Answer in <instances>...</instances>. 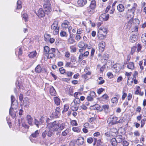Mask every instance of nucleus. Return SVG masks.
Segmentation results:
<instances>
[{
  "instance_id": "nucleus-2",
  "label": "nucleus",
  "mask_w": 146,
  "mask_h": 146,
  "mask_svg": "<svg viewBox=\"0 0 146 146\" xmlns=\"http://www.w3.org/2000/svg\"><path fill=\"white\" fill-rule=\"evenodd\" d=\"M60 124L56 121L52 123H48L47 125L48 128L51 129V130L53 131H57L59 128Z\"/></svg>"
},
{
  "instance_id": "nucleus-37",
  "label": "nucleus",
  "mask_w": 146,
  "mask_h": 146,
  "mask_svg": "<svg viewBox=\"0 0 146 146\" xmlns=\"http://www.w3.org/2000/svg\"><path fill=\"white\" fill-rule=\"evenodd\" d=\"M70 130L68 129H67L63 131L62 133V135L63 136H66L69 132Z\"/></svg>"
},
{
  "instance_id": "nucleus-38",
  "label": "nucleus",
  "mask_w": 146,
  "mask_h": 146,
  "mask_svg": "<svg viewBox=\"0 0 146 146\" xmlns=\"http://www.w3.org/2000/svg\"><path fill=\"white\" fill-rule=\"evenodd\" d=\"M98 80L99 81H98V84L99 85H101L105 82V80H103L102 78L101 77H100L98 78Z\"/></svg>"
},
{
  "instance_id": "nucleus-10",
  "label": "nucleus",
  "mask_w": 146,
  "mask_h": 146,
  "mask_svg": "<svg viewBox=\"0 0 146 146\" xmlns=\"http://www.w3.org/2000/svg\"><path fill=\"white\" fill-rule=\"evenodd\" d=\"M106 46L105 43L104 42H102L98 44L99 50L100 52H102L104 50Z\"/></svg>"
},
{
  "instance_id": "nucleus-41",
  "label": "nucleus",
  "mask_w": 146,
  "mask_h": 146,
  "mask_svg": "<svg viewBox=\"0 0 146 146\" xmlns=\"http://www.w3.org/2000/svg\"><path fill=\"white\" fill-rule=\"evenodd\" d=\"M60 36L62 37H67L68 34L64 31H62L60 33Z\"/></svg>"
},
{
  "instance_id": "nucleus-47",
  "label": "nucleus",
  "mask_w": 146,
  "mask_h": 146,
  "mask_svg": "<svg viewBox=\"0 0 146 146\" xmlns=\"http://www.w3.org/2000/svg\"><path fill=\"white\" fill-rule=\"evenodd\" d=\"M113 120L112 123L114 124H116L118 123V121H117V118L116 117H113L112 118Z\"/></svg>"
},
{
  "instance_id": "nucleus-58",
  "label": "nucleus",
  "mask_w": 146,
  "mask_h": 146,
  "mask_svg": "<svg viewBox=\"0 0 146 146\" xmlns=\"http://www.w3.org/2000/svg\"><path fill=\"white\" fill-rule=\"evenodd\" d=\"M71 124L74 126H76L77 125V123L75 120H73L71 122Z\"/></svg>"
},
{
  "instance_id": "nucleus-45",
  "label": "nucleus",
  "mask_w": 146,
  "mask_h": 146,
  "mask_svg": "<svg viewBox=\"0 0 146 146\" xmlns=\"http://www.w3.org/2000/svg\"><path fill=\"white\" fill-rule=\"evenodd\" d=\"M146 121V119L145 118L142 119L141 121V127H143L144 126L145 123Z\"/></svg>"
},
{
  "instance_id": "nucleus-54",
  "label": "nucleus",
  "mask_w": 146,
  "mask_h": 146,
  "mask_svg": "<svg viewBox=\"0 0 146 146\" xmlns=\"http://www.w3.org/2000/svg\"><path fill=\"white\" fill-rule=\"evenodd\" d=\"M126 25L128 28H130L131 26L132 23L130 21H128L126 23Z\"/></svg>"
},
{
  "instance_id": "nucleus-16",
  "label": "nucleus",
  "mask_w": 146,
  "mask_h": 146,
  "mask_svg": "<svg viewBox=\"0 0 146 146\" xmlns=\"http://www.w3.org/2000/svg\"><path fill=\"white\" fill-rule=\"evenodd\" d=\"M87 2L86 0H78L77 3L79 6L82 7Z\"/></svg>"
},
{
  "instance_id": "nucleus-36",
  "label": "nucleus",
  "mask_w": 146,
  "mask_h": 146,
  "mask_svg": "<svg viewBox=\"0 0 146 146\" xmlns=\"http://www.w3.org/2000/svg\"><path fill=\"white\" fill-rule=\"evenodd\" d=\"M141 40L143 43H146V34L142 35Z\"/></svg>"
},
{
  "instance_id": "nucleus-28",
  "label": "nucleus",
  "mask_w": 146,
  "mask_h": 146,
  "mask_svg": "<svg viewBox=\"0 0 146 146\" xmlns=\"http://www.w3.org/2000/svg\"><path fill=\"white\" fill-rule=\"evenodd\" d=\"M110 142L112 146H116L117 144V142L116 140V139L113 138L111 139Z\"/></svg>"
},
{
  "instance_id": "nucleus-15",
  "label": "nucleus",
  "mask_w": 146,
  "mask_h": 146,
  "mask_svg": "<svg viewBox=\"0 0 146 146\" xmlns=\"http://www.w3.org/2000/svg\"><path fill=\"white\" fill-rule=\"evenodd\" d=\"M84 139L81 137H79L76 141L77 144L79 145H82L84 142Z\"/></svg>"
},
{
  "instance_id": "nucleus-19",
  "label": "nucleus",
  "mask_w": 146,
  "mask_h": 146,
  "mask_svg": "<svg viewBox=\"0 0 146 146\" xmlns=\"http://www.w3.org/2000/svg\"><path fill=\"white\" fill-rule=\"evenodd\" d=\"M67 42L68 44H73L76 42L75 40L73 38L72 35H70L68 39Z\"/></svg>"
},
{
  "instance_id": "nucleus-42",
  "label": "nucleus",
  "mask_w": 146,
  "mask_h": 146,
  "mask_svg": "<svg viewBox=\"0 0 146 146\" xmlns=\"http://www.w3.org/2000/svg\"><path fill=\"white\" fill-rule=\"evenodd\" d=\"M50 38V35L49 34H46L44 35V39L45 41H48Z\"/></svg>"
},
{
  "instance_id": "nucleus-51",
  "label": "nucleus",
  "mask_w": 146,
  "mask_h": 146,
  "mask_svg": "<svg viewBox=\"0 0 146 146\" xmlns=\"http://www.w3.org/2000/svg\"><path fill=\"white\" fill-rule=\"evenodd\" d=\"M83 30L82 29L80 28L78 29H77L76 33L77 34L80 35L82 33Z\"/></svg>"
},
{
  "instance_id": "nucleus-24",
  "label": "nucleus",
  "mask_w": 146,
  "mask_h": 146,
  "mask_svg": "<svg viewBox=\"0 0 146 146\" xmlns=\"http://www.w3.org/2000/svg\"><path fill=\"white\" fill-rule=\"evenodd\" d=\"M50 92L51 95L52 96H56V91L53 86H51L50 88Z\"/></svg>"
},
{
  "instance_id": "nucleus-40",
  "label": "nucleus",
  "mask_w": 146,
  "mask_h": 146,
  "mask_svg": "<svg viewBox=\"0 0 146 146\" xmlns=\"http://www.w3.org/2000/svg\"><path fill=\"white\" fill-rule=\"evenodd\" d=\"M23 18L25 19V22H27L28 21V15L26 13L23 14L22 16Z\"/></svg>"
},
{
  "instance_id": "nucleus-53",
  "label": "nucleus",
  "mask_w": 146,
  "mask_h": 146,
  "mask_svg": "<svg viewBox=\"0 0 146 146\" xmlns=\"http://www.w3.org/2000/svg\"><path fill=\"white\" fill-rule=\"evenodd\" d=\"M89 95L94 98L95 97L96 93L95 92L92 91L90 92Z\"/></svg>"
},
{
  "instance_id": "nucleus-63",
  "label": "nucleus",
  "mask_w": 146,
  "mask_h": 146,
  "mask_svg": "<svg viewBox=\"0 0 146 146\" xmlns=\"http://www.w3.org/2000/svg\"><path fill=\"white\" fill-rule=\"evenodd\" d=\"M142 48L141 45L139 44H137V51L138 52L140 51Z\"/></svg>"
},
{
  "instance_id": "nucleus-26",
  "label": "nucleus",
  "mask_w": 146,
  "mask_h": 146,
  "mask_svg": "<svg viewBox=\"0 0 146 146\" xmlns=\"http://www.w3.org/2000/svg\"><path fill=\"white\" fill-rule=\"evenodd\" d=\"M37 55V53L36 51L35 50L31 52L28 55V56L30 58H33L36 57Z\"/></svg>"
},
{
  "instance_id": "nucleus-17",
  "label": "nucleus",
  "mask_w": 146,
  "mask_h": 146,
  "mask_svg": "<svg viewBox=\"0 0 146 146\" xmlns=\"http://www.w3.org/2000/svg\"><path fill=\"white\" fill-rule=\"evenodd\" d=\"M27 120L29 125L32 126L33 125V119L30 115H27Z\"/></svg>"
},
{
  "instance_id": "nucleus-25",
  "label": "nucleus",
  "mask_w": 146,
  "mask_h": 146,
  "mask_svg": "<svg viewBox=\"0 0 146 146\" xmlns=\"http://www.w3.org/2000/svg\"><path fill=\"white\" fill-rule=\"evenodd\" d=\"M117 10L120 12L123 11L125 9L124 6L122 4H120L118 5L117 7Z\"/></svg>"
},
{
  "instance_id": "nucleus-1",
  "label": "nucleus",
  "mask_w": 146,
  "mask_h": 146,
  "mask_svg": "<svg viewBox=\"0 0 146 146\" xmlns=\"http://www.w3.org/2000/svg\"><path fill=\"white\" fill-rule=\"evenodd\" d=\"M108 31L107 28L102 27H100L98 30V37L100 39H103L106 37V34Z\"/></svg>"
},
{
  "instance_id": "nucleus-39",
  "label": "nucleus",
  "mask_w": 146,
  "mask_h": 146,
  "mask_svg": "<svg viewBox=\"0 0 146 146\" xmlns=\"http://www.w3.org/2000/svg\"><path fill=\"white\" fill-rule=\"evenodd\" d=\"M125 90L123 89L122 91L123 95L122 96L121 99L122 100H123L126 97L127 94L125 93Z\"/></svg>"
},
{
  "instance_id": "nucleus-50",
  "label": "nucleus",
  "mask_w": 146,
  "mask_h": 146,
  "mask_svg": "<svg viewBox=\"0 0 146 146\" xmlns=\"http://www.w3.org/2000/svg\"><path fill=\"white\" fill-rule=\"evenodd\" d=\"M127 116L126 115H124V116L123 117H121V119H120V121L121 122H125L127 121Z\"/></svg>"
},
{
  "instance_id": "nucleus-48",
  "label": "nucleus",
  "mask_w": 146,
  "mask_h": 146,
  "mask_svg": "<svg viewBox=\"0 0 146 146\" xmlns=\"http://www.w3.org/2000/svg\"><path fill=\"white\" fill-rule=\"evenodd\" d=\"M107 75L108 77L110 78H112L113 77V74L110 72H108L107 74Z\"/></svg>"
},
{
  "instance_id": "nucleus-56",
  "label": "nucleus",
  "mask_w": 146,
  "mask_h": 146,
  "mask_svg": "<svg viewBox=\"0 0 146 146\" xmlns=\"http://www.w3.org/2000/svg\"><path fill=\"white\" fill-rule=\"evenodd\" d=\"M54 56V53H48V55L47 56V58H52Z\"/></svg>"
},
{
  "instance_id": "nucleus-4",
  "label": "nucleus",
  "mask_w": 146,
  "mask_h": 146,
  "mask_svg": "<svg viewBox=\"0 0 146 146\" xmlns=\"http://www.w3.org/2000/svg\"><path fill=\"white\" fill-rule=\"evenodd\" d=\"M94 106L96 109L100 111H104L106 113H108L109 111V106L108 105H105L102 106V108L98 105H95Z\"/></svg>"
},
{
  "instance_id": "nucleus-18",
  "label": "nucleus",
  "mask_w": 146,
  "mask_h": 146,
  "mask_svg": "<svg viewBox=\"0 0 146 146\" xmlns=\"http://www.w3.org/2000/svg\"><path fill=\"white\" fill-rule=\"evenodd\" d=\"M135 94L142 96L144 94V92H141V91L140 87L138 86L137 87V90L135 92Z\"/></svg>"
},
{
  "instance_id": "nucleus-14",
  "label": "nucleus",
  "mask_w": 146,
  "mask_h": 146,
  "mask_svg": "<svg viewBox=\"0 0 146 146\" xmlns=\"http://www.w3.org/2000/svg\"><path fill=\"white\" fill-rule=\"evenodd\" d=\"M109 18V15L105 13L102 14L100 17V19L101 20L103 19L104 21H107Z\"/></svg>"
},
{
  "instance_id": "nucleus-52",
  "label": "nucleus",
  "mask_w": 146,
  "mask_h": 146,
  "mask_svg": "<svg viewBox=\"0 0 146 146\" xmlns=\"http://www.w3.org/2000/svg\"><path fill=\"white\" fill-rule=\"evenodd\" d=\"M136 49V48L135 46H133L131 49V51L130 52L131 54L133 55L135 52V51Z\"/></svg>"
},
{
  "instance_id": "nucleus-32",
  "label": "nucleus",
  "mask_w": 146,
  "mask_h": 146,
  "mask_svg": "<svg viewBox=\"0 0 146 146\" xmlns=\"http://www.w3.org/2000/svg\"><path fill=\"white\" fill-rule=\"evenodd\" d=\"M116 140L117 142L119 143L121 142L122 141V137L121 135H119L116 137Z\"/></svg>"
},
{
  "instance_id": "nucleus-6",
  "label": "nucleus",
  "mask_w": 146,
  "mask_h": 146,
  "mask_svg": "<svg viewBox=\"0 0 146 146\" xmlns=\"http://www.w3.org/2000/svg\"><path fill=\"white\" fill-rule=\"evenodd\" d=\"M124 65H121L119 63H116L113 66V71L115 73L118 72L122 69L123 68Z\"/></svg>"
},
{
  "instance_id": "nucleus-61",
  "label": "nucleus",
  "mask_w": 146,
  "mask_h": 146,
  "mask_svg": "<svg viewBox=\"0 0 146 146\" xmlns=\"http://www.w3.org/2000/svg\"><path fill=\"white\" fill-rule=\"evenodd\" d=\"M93 98L90 95L88 96L86 98L88 101H93Z\"/></svg>"
},
{
  "instance_id": "nucleus-5",
  "label": "nucleus",
  "mask_w": 146,
  "mask_h": 146,
  "mask_svg": "<svg viewBox=\"0 0 146 146\" xmlns=\"http://www.w3.org/2000/svg\"><path fill=\"white\" fill-rule=\"evenodd\" d=\"M95 13V10L88 7L84 11L83 13L84 14L88 17H90L92 15Z\"/></svg>"
},
{
  "instance_id": "nucleus-20",
  "label": "nucleus",
  "mask_w": 146,
  "mask_h": 146,
  "mask_svg": "<svg viewBox=\"0 0 146 146\" xmlns=\"http://www.w3.org/2000/svg\"><path fill=\"white\" fill-rule=\"evenodd\" d=\"M23 105L25 107L27 108L29 105V100L27 98H24L23 102Z\"/></svg>"
},
{
  "instance_id": "nucleus-27",
  "label": "nucleus",
  "mask_w": 146,
  "mask_h": 146,
  "mask_svg": "<svg viewBox=\"0 0 146 146\" xmlns=\"http://www.w3.org/2000/svg\"><path fill=\"white\" fill-rule=\"evenodd\" d=\"M70 108L72 111H76L78 110V107L77 105L71 103L70 105Z\"/></svg>"
},
{
  "instance_id": "nucleus-34",
  "label": "nucleus",
  "mask_w": 146,
  "mask_h": 146,
  "mask_svg": "<svg viewBox=\"0 0 146 146\" xmlns=\"http://www.w3.org/2000/svg\"><path fill=\"white\" fill-rule=\"evenodd\" d=\"M80 103V100L79 98H75L71 103H73L77 105Z\"/></svg>"
},
{
  "instance_id": "nucleus-30",
  "label": "nucleus",
  "mask_w": 146,
  "mask_h": 146,
  "mask_svg": "<svg viewBox=\"0 0 146 146\" xmlns=\"http://www.w3.org/2000/svg\"><path fill=\"white\" fill-rule=\"evenodd\" d=\"M54 101L55 104L57 106L60 104V100L59 98L57 97L54 98Z\"/></svg>"
},
{
  "instance_id": "nucleus-46",
  "label": "nucleus",
  "mask_w": 146,
  "mask_h": 146,
  "mask_svg": "<svg viewBox=\"0 0 146 146\" xmlns=\"http://www.w3.org/2000/svg\"><path fill=\"white\" fill-rule=\"evenodd\" d=\"M17 9H20L21 8V1L18 0L17 2Z\"/></svg>"
},
{
  "instance_id": "nucleus-43",
  "label": "nucleus",
  "mask_w": 146,
  "mask_h": 146,
  "mask_svg": "<svg viewBox=\"0 0 146 146\" xmlns=\"http://www.w3.org/2000/svg\"><path fill=\"white\" fill-rule=\"evenodd\" d=\"M65 66L67 67L72 68L73 67V66L70 62H67Z\"/></svg>"
},
{
  "instance_id": "nucleus-60",
  "label": "nucleus",
  "mask_w": 146,
  "mask_h": 146,
  "mask_svg": "<svg viewBox=\"0 0 146 146\" xmlns=\"http://www.w3.org/2000/svg\"><path fill=\"white\" fill-rule=\"evenodd\" d=\"M59 70L61 74H63L65 72V70L62 67L60 68Z\"/></svg>"
},
{
  "instance_id": "nucleus-29",
  "label": "nucleus",
  "mask_w": 146,
  "mask_h": 146,
  "mask_svg": "<svg viewBox=\"0 0 146 146\" xmlns=\"http://www.w3.org/2000/svg\"><path fill=\"white\" fill-rule=\"evenodd\" d=\"M111 101L114 105H116L118 103V99L117 97H113L111 100Z\"/></svg>"
},
{
  "instance_id": "nucleus-33",
  "label": "nucleus",
  "mask_w": 146,
  "mask_h": 146,
  "mask_svg": "<svg viewBox=\"0 0 146 146\" xmlns=\"http://www.w3.org/2000/svg\"><path fill=\"white\" fill-rule=\"evenodd\" d=\"M42 70V68L39 65H38L35 68V71L37 73H40Z\"/></svg>"
},
{
  "instance_id": "nucleus-57",
  "label": "nucleus",
  "mask_w": 146,
  "mask_h": 146,
  "mask_svg": "<svg viewBox=\"0 0 146 146\" xmlns=\"http://www.w3.org/2000/svg\"><path fill=\"white\" fill-rule=\"evenodd\" d=\"M104 89L102 88H100L97 91V93L99 94H100L104 91Z\"/></svg>"
},
{
  "instance_id": "nucleus-8",
  "label": "nucleus",
  "mask_w": 146,
  "mask_h": 146,
  "mask_svg": "<svg viewBox=\"0 0 146 146\" xmlns=\"http://www.w3.org/2000/svg\"><path fill=\"white\" fill-rule=\"evenodd\" d=\"M51 6V5L50 3H44L43 5V7L45 12H47L48 13L51 11L52 10Z\"/></svg>"
},
{
  "instance_id": "nucleus-3",
  "label": "nucleus",
  "mask_w": 146,
  "mask_h": 146,
  "mask_svg": "<svg viewBox=\"0 0 146 146\" xmlns=\"http://www.w3.org/2000/svg\"><path fill=\"white\" fill-rule=\"evenodd\" d=\"M58 21H54L51 27L53 33L54 35H57L59 33V27L58 26Z\"/></svg>"
},
{
  "instance_id": "nucleus-12",
  "label": "nucleus",
  "mask_w": 146,
  "mask_h": 146,
  "mask_svg": "<svg viewBox=\"0 0 146 146\" xmlns=\"http://www.w3.org/2000/svg\"><path fill=\"white\" fill-rule=\"evenodd\" d=\"M88 45L85 44L83 42L81 41L78 44V46L80 48L86 49L88 46Z\"/></svg>"
},
{
  "instance_id": "nucleus-11",
  "label": "nucleus",
  "mask_w": 146,
  "mask_h": 146,
  "mask_svg": "<svg viewBox=\"0 0 146 146\" xmlns=\"http://www.w3.org/2000/svg\"><path fill=\"white\" fill-rule=\"evenodd\" d=\"M127 62H125L123 65H124L125 64H127V67L128 69L131 70H133L135 68V66L133 62H130L127 63Z\"/></svg>"
},
{
  "instance_id": "nucleus-31",
  "label": "nucleus",
  "mask_w": 146,
  "mask_h": 146,
  "mask_svg": "<svg viewBox=\"0 0 146 146\" xmlns=\"http://www.w3.org/2000/svg\"><path fill=\"white\" fill-rule=\"evenodd\" d=\"M39 133V131L37 130L35 132L32 134L31 136L33 137H36L38 136Z\"/></svg>"
},
{
  "instance_id": "nucleus-21",
  "label": "nucleus",
  "mask_w": 146,
  "mask_h": 146,
  "mask_svg": "<svg viewBox=\"0 0 146 146\" xmlns=\"http://www.w3.org/2000/svg\"><path fill=\"white\" fill-rule=\"evenodd\" d=\"M96 6V1L95 0H92L91 1L90 4L88 7L95 10Z\"/></svg>"
},
{
  "instance_id": "nucleus-9",
  "label": "nucleus",
  "mask_w": 146,
  "mask_h": 146,
  "mask_svg": "<svg viewBox=\"0 0 146 146\" xmlns=\"http://www.w3.org/2000/svg\"><path fill=\"white\" fill-rule=\"evenodd\" d=\"M134 10L132 9L129 10L127 12V17L128 18L131 19L134 16Z\"/></svg>"
},
{
  "instance_id": "nucleus-7",
  "label": "nucleus",
  "mask_w": 146,
  "mask_h": 146,
  "mask_svg": "<svg viewBox=\"0 0 146 146\" xmlns=\"http://www.w3.org/2000/svg\"><path fill=\"white\" fill-rule=\"evenodd\" d=\"M11 107L10 109L9 113L11 115L12 117H13V118L15 117L16 115V113H13L12 111V110L13 109V108H12V106H13L14 105V104H13V102L15 100V97L13 96H11Z\"/></svg>"
},
{
  "instance_id": "nucleus-22",
  "label": "nucleus",
  "mask_w": 146,
  "mask_h": 146,
  "mask_svg": "<svg viewBox=\"0 0 146 146\" xmlns=\"http://www.w3.org/2000/svg\"><path fill=\"white\" fill-rule=\"evenodd\" d=\"M137 39V37L135 35H132L130 37L129 40L132 43L134 42Z\"/></svg>"
},
{
  "instance_id": "nucleus-64",
  "label": "nucleus",
  "mask_w": 146,
  "mask_h": 146,
  "mask_svg": "<svg viewBox=\"0 0 146 146\" xmlns=\"http://www.w3.org/2000/svg\"><path fill=\"white\" fill-rule=\"evenodd\" d=\"M122 144L124 146H127L128 145L129 143L127 141H123Z\"/></svg>"
},
{
  "instance_id": "nucleus-23",
  "label": "nucleus",
  "mask_w": 146,
  "mask_h": 146,
  "mask_svg": "<svg viewBox=\"0 0 146 146\" xmlns=\"http://www.w3.org/2000/svg\"><path fill=\"white\" fill-rule=\"evenodd\" d=\"M69 25V22L67 21H65L61 24V27L64 29L67 28Z\"/></svg>"
},
{
  "instance_id": "nucleus-44",
  "label": "nucleus",
  "mask_w": 146,
  "mask_h": 146,
  "mask_svg": "<svg viewBox=\"0 0 146 146\" xmlns=\"http://www.w3.org/2000/svg\"><path fill=\"white\" fill-rule=\"evenodd\" d=\"M72 129L74 131L77 133L79 132L80 131V129L78 127H73Z\"/></svg>"
},
{
  "instance_id": "nucleus-35",
  "label": "nucleus",
  "mask_w": 146,
  "mask_h": 146,
  "mask_svg": "<svg viewBox=\"0 0 146 146\" xmlns=\"http://www.w3.org/2000/svg\"><path fill=\"white\" fill-rule=\"evenodd\" d=\"M49 48L47 46H45L44 47V54H47L49 52Z\"/></svg>"
},
{
  "instance_id": "nucleus-59",
  "label": "nucleus",
  "mask_w": 146,
  "mask_h": 146,
  "mask_svg": "<svg viewBox=\"0 0 146 146\" xmlns=\"http://www.w3.org/2000/svg\"><path fill=\"white\" fill-rule=\"evenodd\" d=\"M58 114L59 113L55 112H54L52 113L53 117L55 118H58Z\"/></svg>"
},
{
  "instance_id": "nucleus-55",
  "label": "nucleus",
  "mask_w": 146,
  "mask_h": 146,
  "mask_svg": "<svg viewBox=\"0 0 146 146\" xmlns=\"http://www.w3.org/2000/svg\"><path fill=\"white\" fill-rule=\"evenodd\" d=\"M69 108V106L68 104H65L64 106V110L63 111L64 112L67 111Z\"/></svg>"
},
{
  "instance_id": "nucleus-49",
  "label": "nucleus",
  "mask_w": 146,
  "mask_h": 146,
  "mask_svg": "<svg viewBox=\"0 0 146 146\" xmlns=\"http://www.w3.org/2000/svg\"><path fill=\"white\" fill-rule=\"evenodd\" d=\"M75 38L77 41H79L81 39V36L80 35L76 34L75 36Z\"/></svg>"
},
{
  "instance_id": "nucleus-62",
  "label": "nucleus",
  "mask_w": 146,
  "mask_h": 146,
  "mask_svg": "<svg viewBox=\"0 0 146 146\" xmlns=\"http://www.w3.org/2000/svg\"><path fill=\"white\" fill-rule=\"evenodd\" d=\"M65 126V123H62L61 125L60 124V125L59 126V128L61 130H62L64 128Z\"/></svg>"
},
{
  "instance_id": "nucleus-13",
  "label": "nucleus",
  "mask_w": 146,
  "mask_h": 146,
  "mask_svg": "<svg viewBox=\"0 0 146 146\" xmlns=\"http://www.w3.org/2000/svg\"><path fill=\"white\" fill-rule=\"evenodd\" d=\"M37 16L40 18L43 17L45 16V13L42 9H40L38 11Z\"/></svg>"
}]
</instances>
